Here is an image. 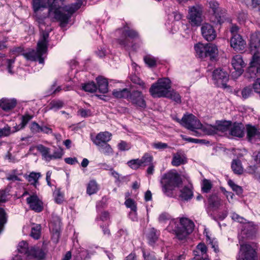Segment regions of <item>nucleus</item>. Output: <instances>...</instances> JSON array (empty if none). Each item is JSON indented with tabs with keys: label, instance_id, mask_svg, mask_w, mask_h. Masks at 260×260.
Wrapping results in <instances>:
<instances>
[{
	"label": "nucleus",
	"instance_id": "nucleus-53",
	"mask_svg": "<svg viewBox=\"0 0 260 260\" xmlns=\"http://www.w3.org/2000/svg\"><path fill=\"white\" fill-rule=\"evenodd\" d=\"M131 81L135 84H138L142 89H146L145 83L142 81L139 77L136 76H133L131 77Z\"/></svg>",
	"mask_w": 260,
	"mask_h": 260
},
{
	"label": "nucleus",
	"instance_id": "nucleus-36",
	"mask_svg": "<svg viewBox=\"0 0 260 260\" xmlns=\"http://www.w3.org/2000/svg\"><path fill=\"white\" fill-rule=\"evenodd\" d=\"M231 167L232 170L235 174L241 175L244 172V169L242 166L241 162L238 159L233 160Z\"/></svg>",
	"mask_w": 260,
	"mask_h": 260
},
{
	"label": "nucleus",
	"instance_id": "nucleus-50",
	"mask_svg": "<svg viewBox=\"0 0 260 260\" xmlns=\"http://www.w3.org/2000/svg\"><path fill=\"white\" fill-rule=\"evenodd\" d=\"M146 64L150 67H153L156 65V59L151 55H147L144 58Z\"/></svg>",
	"mask_w": 260,
	"mask_h": 260
},
{
	"label": "nucleus",
	"instance_id": "nucleus-40",
	"mask_svg": "<svg viewBox=\"0 0 260 260\" xmlns=\"http://www.w3.org/2000/svg\"><path fill=\"white\" fill-rule=\"evenodd\" d=\"M41 225L33 224L31 228L30 236L35 239H39L41 236Z\"/></svg>",
	"mask_w": 260,
	"mask_h": 260
},
{
	"label": "nucleus",
	"instance_id": "nucleus-61",
	"mask_svg": "<svg viewBox=\"0 0 260 260\" xmlns=\"http://www.w3.org/2000/svg\"><path fill=\"white\" fill-rule=\"evenodd\" d=\"M252 89L250 87H245L241 91L242 96L244 99H247L252 94Z\"/></svg>",
	"mask_w": 260,
	"mask_h": 260
},
{
	"label": "nucleus",
	"instance_id": "nucleus-17",
	"mask_svg": "<svg viewBox=\"0 0 260 260\" xmlns=\"http://www.w3.org/2000/svg\"><path fill=\"white\" fill-rule=\"evenodd\" d=\"M245 46V41L239 34L234 35L231 39V46L236 51L244 50Z\"/></svg>",
	"mask_w": 260,
	"mask_h": 260
},
{
	"label": "nucleus",
	"instance_id": "nucleus-35",
	"mask_svg": "<svg viewBox=\"0 0 260 260\" xmlns=\"http://www.w3.org/2000/svg\"><path fill=\"white\" fill-rule=\"evenodd\" d=\"M17 250L19 253L23 255V256H27L30 251L28 244L25 241H22L19 242L17 246Z\"/></svg>",
	"mask_w": 260,
	"mask_h": 260
},
{
	"label": "nucleus",
	"instance_id": "nucleus-58",
	"mask_svg": "<svg viewBox=\"0 0 260 260\" xmlns=\"http://www.w3.org/2000/svg\"><path fill=\"white\" fill-rule=\"evenodd\" d=\"M12 132L10 127L8 126H5L2 128H0V138L9 136Z\"/></svg>",
	"mask_w": 260,
	"mask_h": 260
},
{
	"label": "nucleus",
	"instance_id": "nucleus-23",
	"mask_svg": "<svg viewBox=\"0 0 260 260\" xmlns=\"http://www.w3.org/2000/svg\"><path fill=\"white\" fill-rule=\"evenodd\" d=\"M17 103V100L14 98H2L0 100V107L3 110L7 111L14 108Z\"/></svg>",
	"mask_w": 260,
	"mask_h": 260
},
{
	"label": "nucleus",
	"instance_id": "nucleus-38",
	"mask_svg": "<svg viewBox=\"0 0 260 260\" xmlns=\"http://www.w3.org/2000/svg\"><path fill=\"white\" fill-rule=\"evenodd\" d=\"M167 230L169 232H172L174 233L177 238L178 233L181 232L180 226H178L177 221L174 219H172L170 221L169 224L167 228Z\"/></svg>",
	"mask_w": 260,
	"mask_h": 260
},
{
	"label": "nucleus",
	"instance_id": "nucleus-2",
	"mask_svg": "<svg viewBox=\"0 0 260 260\" xmlns=\"http://www.w3.org/2000/svg\"><path fill=\"white\" fill-rule=\"evenodd\" d=\"M63 1L54 0L50 10V15L60 22L61 27H64L68 23L72 14L79 9L82 4L81 0H77L76 3L63 7Z\"/></svg>",
	"mask_w": 260,
	"mask_h": 260
},
{
	"label": "nucleus",
	"instance_id": "nucleus-44",
	"mask_svg": "<svg viewBox=\"0 0 260 260\" xmlns=\"http://www.w3.org/2000/svg\"><path fill=\"white\" fill-rule=\"evenodd\" d=\"M15 59H0V67L2 66H4L5 64H7V68L8 70V72L12 74L13 73L12 71V64L14 63Z\"/></svg>",
	"mask_w": 260,
	"mask_h": 260
},
{
	"label": "nucleus",
	"instance_id": "nucleus-24",
	"mask_svg": "<svg viewBox=\"0 0 260 260\" xmlns=\"http://www.w3.org/2000/svg\"><path fill=\"white\" fill-rule=\"evenodd\" d=\"M186 162V157L184 154L180 152H177V153L173 154L171 162L172 165L173 166L177 167L182 164H185Z\"/></svg>",
	"mask_w": 260,
	"mask_h": 260
},
{
	"label": "nucleus",
	"instance_id": "nucleus-1",
	"mask_svg": "<svg viewBox=\"0 0 260 260\" xmlns=\"http://www.w3.org/2000/svg\"><path fill=\"white\" fill-rule=\"evenodd\" d=\"M54 0H33V9L40 28L42 30L40 38L37 43V50L24 53L22 55L27 60H38L40 63H44L42 56L47 51L49 33L43 30L45 20L47 15L55 20L53 16L50 15V10Z\"/></svg>",
	"mask_w": 260,
	"mask_h": 260
},
{
	"label": "nucleus",
	"instance_id": "nucleus-64",
	"mask_svg": "<svg viewBox=\"0 0 260 260\" xmlns=\"http://www.w3.org/2000/svg\"><path fill=\"white\" fill-rule=\"evenodd\" d=\"M170 219V215L166 212H164L159 215L158 217V221L160 223H164L167 220H169Z\"/></svg>",
	"mask_w": 260,
	"mask_h": 260
},
{
	"label": "nucleus",
	"instance_id": "nucleus-6",
	"mask_svg": "<svg viewBox=\"0 0 260 260\" xmlns=\"http://www.w3.org/2000/svg\"><path fill=\"white\" fill-rule=\"evenodd\" d=\"M194 224L192 220L187 218L180 219V228L181 232L178 233V239H185L188 235L191 233L194 229Z\"/></svg>",
	"mask_w": 260,
	"mask_h": 260
},
{
	"label": "nucleus",
	"instance_id": "nucleus-43",
	"mask_svg": "<svg viewBox=\"0 0 260 260\" xmlns=\"http://www.w3.org/2000/svg\"><path fill=\"white\" fill-rule=\"evenodd\" d=\"M141 166H147L152 164L153 157L148 153H145L143 157L139 159Z\"/></svg>",
	"mask_w": 260,
	"mask_h": 260
},
{
	"label": "nucleus",
	"instance_id": "nucleus-39",
	"mask_svg": "<svg viewBox=\"0 0 260 260\" xmlns=\"http://www.w3.org/2000/svg\"><path fill=\"white\" fill-rule=\"evenodd\" d=\"M41 177L40 173L31 172L26 177L27 181L32 185L36 186L38 184V180Z\"/></svg>",
	"mask_w": 260,
	"mask_h": 260
},
{
	"label": "nucleus",
	"instance_id": "nucleus-46",
	"mask_svg": "<svg viewBox=\"0 0 260 260\" xmlns=\"http://www.w3.org/2000/svg\"><path fill=\"white\" fill-rule=\"evenodd\" d=\"M212 187L211 182L208 179H204L202 184V190L203 192L207 193L210 191Z\"/></svg>",
	"mask_w": 260,
	"mask_h": 260
},
{
	"label": "nucleus",
	"instance_id": "nucleus-8",
	"mask_svg": "<svg viewBox=\"0 0 260 260\" xmlns=\"http://www.w3.org/2000/svg\"><path fill=\"white\" fill-rule=\"evenodd\" d=\"M187 18L192 26L200 25L203 20L202 8L198 6L189 7Z\"/></svg>",
	"mask_w": 260,
	"mask_h": 260
},
{
	"label": "nucleus",
	"instance_id": "nucleus-49",
	"mask_svg": "<svg viewBox=\"0 0 260 260\" xmlns=\"http://www.w3.org/2000/svg\"><path fill=\"white\" fill-rule=\"evenodd\" d=\"M257 170V168L255 166H250L246 169V171L249 174H253L256 179L260 180V174Z\"/></svg>",
	"mask_w": 260,
	"mask_h": 260
},
{
	"label": "nucleus",
	"instance_id": "nucleus-13",
	"mask_svg": "<svg viewBox=\"0 0 260 260\" xmlns=\"http://www.w3.org/2000/svg\"><path fill=\"white\" fill-rule=\"evenodd\" d=\"M138 33L135 30L125 28L122 31L120 38L118 40L119 43L121 45L126 46L129 45V39H134L138 37Z\"/></svg>",
	"mask_w": 260,
	"mask_h": 260
},
{
	"label": "nucleus",
	"instance_id": "nucleus-29",
	"mask_svg": "<svg viewBox=\"0 0 260 260\" xmlns=\"http://www.w3.org/2000/svg\"><path fill=\"white\" fill-rule=\"evenodd\" d=\"M180 197L184 200L187 201L192 198L193 196V192L192 190V187L190 186H184L180 190Z\"/></svg>",
	"mask_w": 260,
	"mask_h": 260
},
{
	"label": "nucleus",
	"instance_id": "nucleus-45",
	"mask_svg": "<svg viewBox=\"0 0 260 260\" xmlns=\"http://www.w3.org/2000/svg\"><path fill=\"white\" fill-rule=\"evenodd\" d=\"M126 207L129 208L133 211L132 214L134 215V218L136 217L137 207L135 202L131 199H127L125 202Z\"/></svg>",
	"mask_w": 260,
	"mask_h": 260
},
{
	"label": "nucleus",
	"instance_id": "nucleus-28",
	"mask_svg": "<svg viewBox=\"0 0 260 260\" xmlns=\"http://www.w3.org/2000/svg\"><path fill=\"white\" fill-rule=\"evenodd\" d=\"M199 129H201L204 134L208 135H212L217 133L215 125L207 123H202V126L200 127Z\"/></svg>",
	"mask_w": 260,
	"mask_h": 260
},
{
	"label": "nucleus",
	"instance_id": "nucleus-30",
	"mask_svg": "<svg viewBox=\"0 0 260 260\" xmlns=\"http://www.w3.org/2000/svg\"><path fill=\"white\" fill-rule=\"evenodd\" d=\"M36 148L37 150L41 153L43 158L46 161H50L51 154H50V148L46 147L42 144L38 145Z\"/></svg>",
	"mask_w": 260,
	"mask_h": 260
},
{
	"label": "nucleus",
	"instance_id": "nucleus-32",
	"mask_svg": "<svg viewBox=\"0 0 260 260\" xmlns=\"http://www.w3.org/2000/svg\"><path fill=\"white\" fill-rule=\"evenodd\" d=\"M131 91L127 88L115 89L113 91V95L116 98H124L128 100Z\"/></svg>",
	"mask_w": 260,
	"mask_h": 260
},
{
	"label": "nucleus",
	"instance_id": "nucleus-52",
	"mask_svg": "<svg viewBox=\"0 0 260 260\" xmlns=\"http://www.w3.org/2000/svg\"><path fill=\"white\" fill-rule=\"evenodd\" d=\"M63 105V102L61 101H53L49 104V109L51 110H57L62 108Z\"/></svg>",
	"mask_w": 260,
	"mask_h": 260
},
{
	"label": "nucleus",
	"instance_id": "nucleus-12",
	"mask_svg": "<svg viewBox=\"0 0 260 260\" xmlns=\"http://www.w3.org/2000/svg\"><path fill=\"white\" fill-rule=\"evenodd\" d=\"M209 7L212 10L215 19L212 20L215 23H221L223 22L224 11L219 7L218 3L214 0L208 2Z\"/></svg>",
	"mask_w": 260,
	"mask_h": 260
},
{
	"label": "nucleus",
	"instance_id": "nucleus-14",
	"mask_svg": "<svg viewBox=\"0 0 260 260\" xmlns=\"http://www.w3.org/2000/svg\"><path fill=\"white\" fill-rule=\"evenodd\" d=\"M232 64L235 70V72H233V75L235 74V76H240L243 72V68L245 66L242 56L240 55H236L234 56L232 60Z\"/></svg>",
	"mask_w": 260,
	"mask_h": 260
},
{
	"label": "nucleus",
	"instance_id": "nucleus-63",
	"mask_svg": "<svg viewBox=\"0 0 260 260\" xmlns=\"http://www.w3.org/2000/svg\"><path fill=\"white\" fill-rule=\"evenodd\" d=\"M206 238L207 241L209 242V243L211 245L212 248L214 249V251L215 252H218L219 250L216 241L211 239V238L207 235H206Z\"/></svg>",
	"mask_w": 260,
	"mask_h": 260
},
{
	"label": "nucleus",
	"instance_id": "nucleus-62",
	"mask_svg": "<svg viewBox=\"0 0 260 260\" xmlns=\"http://www.w3.org/2000/svg\"><path fill=\"white\" fill-rule=\"evenodd\" d=\"M148 236L149 240L154 242L158 238V235L156 234V230L154 228L151 229L149 231Z\"/></svg>",
	"mask_w": 260,
	"mask_h": 260
},
{
	"label": "nucleus",
	"instance_id": "nucleus-19",
	"mask_svg": "<svg viewBox=\"0 0 260 260\" xmlns=\"http://www.w3.org/2000/svg\"><path fill=\"white\" fill-rule=\"evenodd\" d=\"M259 33L255 32L251 35L249 47L251 53L253 55L254 53H258L260 56V38Z\"/></svg>",
	"mask_w": 260,
	"mask_h": 260
},
{
	"label": "nucleus",
	"instance_id": "nucleus-33",
	"mask_svg": "<svg viewBox=\"0 0 260 260\" xmlns=\"http://www.w3.org/2000/svg\"><path fill=\"white\" fill-rule=\"evenodd\" d=\"M218 53L217 46L211 43L207 44L206 54L207 57H209L210 59H214Z\"/></svg>",
	"mask_w": 260,
	"mask_h": 260
},
{
	"label": "nucleus",
	"instance_id": "nucleus-4",
	"mask_svg": "<svg viewBox=\"0 0 260 260\" xmlns=\"http://www.w3.org/2000/svg\"><path fill=\"white\" fill-rule=\"evenodd\" d=\"M170 88L171 81L170 79L161 78L151 85L149 89V92L153 98L165 97L167 96V93Z\"/></svg>",
	"mask_w": 260,
	"mask_h": 260
},
{
	"label": "nucleus",
	"instance_id": "nucleus-5",
	"mask_svg": "<svg viewBox=\"0 0 260 260\" xmlns=\"http://www.w3.org/2000/svg\"><path fill=\"white\" fill-rule=\"evenodd\" d=\"M177 121L185 128L194 133L196 136H200V133L197 131L202 126L201 121L192 114H185L181 119H177Z\"/></svg>",
	"mask_w": 260,
	"mask_h": 260
},
{
	"label": "nucleus",
	"instance_id": "nucleus-48",
	"mask_svg": "<svg viewBox=\"0 0 260 260\" xmlns=\"http://www.w3.org/2000/svg\"><path fill=\"white\" fill-rule=\"evenodd\" d=\"M228 184L231 187L232 190L235 191L238 195H241L243 192L242 188L236 184L232 180H229L228 181Z\"/></svg>",
	"mask_w": 260,
	"mask_h": 260
},
{
	"label": "nucleus",
	"instance_id": "nucleus-55",
	"mask_svg": "<svg viewBox=\"0 0 260 260\" xmlns=\"http://www.w3.org/2000/svg\"><path fill=\"white\" fill-rule=\"evenodd\" d=\"M152 147L157 150H163L169 147L168 144L161 142H155L151 144Z\"/></svg>",
	"mask_w": 260,
	"mask_h": 260
},
{
	"label": "nucleus",
	"instance_id": "nucleus-56",
	"mask_svg": "<svg viewBox=\"0 0 260 260\" xmlns=\"http://www.w3.org/2000/svg\"><path fill=\"white\" fill-rule=\"evenodd\" d=\"M127 164L131 168L136 170L142 166L139 159H133L128 161Z\"/></svg>",
	"mask_w": 260,
	"mask_h": 260
},
{
	"label": "nucleus",
	"instance_id": "nucleus-7",
	"mask_svg": "<svg viewBox=\"0 0 260 260\" xmlns=\"http://www.w3.org/2000/svg\"><path fill=\"white\" fill-rule=\"evenodd\" d=\"M260 76V56L258 53H254L247 69L246 76L249 78H255Z\"/></svg>",
	"mask_w": 260,
	"mask_h": 260
},
{
	"label": "nucleus",
	"instance_id": "nucleus-10",
	"mask_svg": "<svg viewBox=\"0 0 260 260\" xmlns=\"http://www.w3.org/2000/svg\"><path fill=\"white\" fill-rule=\"evenodd\" d=\"M256 251L249 244L241 245L237 260H255Z\"/></svg>",
	"mask_w": 260,
	"mask_h": 260
},
{
	"label": "nucleus",
	"instance_id": "nucleus-41",
	"mask_svg": "<svg viewBox=\"0 0 260 260\" xmlns=\"http://www.w3.org/2000/svg\"><path fill=\"white\" fill-rule=\"evenodd\" d=\"M99 190V186L96 182L94 180L90 181L87 187V193L91 195L95 193Z\"/></svg>",
	"mask_w": 260,
	"mask_h": 260
},
{
	"label": "nucleus",
	"instance_id": "nucleus-31",
	"mask_svg": "<svg viewBox=\"0 0 260 260\" xmlns=\"http://www.w3.org/2000/svg\"><path fill=\"white\" fill-rule=\"evenodd\" d=\"M99 90L101 93H106L108 91V83L106 79L102 77L96 78Z\"/></svg>",
	"mask_w": 260,
	"mask_h": 260
},
{
	"label": "nucleus",
	"instance_id": "nucleus-11",
	"mask_svg": "<svg viewBox=\"0 0 260 260\" xmlns=\"http://www.w3.org/2000/svg\"><path fill=\"white\" fill-rule=\"evenodd\" d=\"M128 101L140 108L144 109L146 107L144 95L141 91L139 90H134L132 92H131Z\"/></svg>",
	"mask_w": 260,
	"mask_h": 260
},
{
	"label": "nucleus",
	"instance_id": "nucleus-18",
	"mask_svg": "<svg viewBox=\"0 0 260 260\" xmlns=\"http://www.w3.org/2000/svg\"><path fill=\"white\" fill-rule=\"evenodd\" d=\"M259 33L255 32L251 35L249 47L251 53L253 55L254 53H258L260 56V38Z\"/></svg>",
	"mask_w": 260,
	"mask_h": 260
},
{
	"label": "nucleus",
	"instance_id": "nucleus-47",
	"mask_svg": "<svg viewBox=\"0 0 260 260\" xmlns=\"http://www.w3.org/2000/svg\"><path fill=\"white\" fill-rule=\"evenodd\" d=\"M55 201L57 204H61L64 201L63 194L59 189H56L53 193Z\"/></svg>",
	"mask_w": 260,
	"mask_h": 260
},
{
	"label": "nucleus",
	"instance_id": "nucleus-60",
	"mask_svg": "<svg viewBox=\"0 0 260 260\" xmlns=\"http://www.w3.org/2000/svg\"><path fill=\"white\" fill-rule=\"evenodd\" d=\"M118 149L120 151L128 150L131 148L129 144L127 143L126 142L121 141L117 145Z\"/></svg>",
	"mask_w": 260,
	"mask_h": 260
},
{
	"label": "nucleus",
	"instance_id": "nucleus-27",
	"mask_svg": "<svg viewBox=\"0 0 260 260\" xmlns=\"http://www.w3.org/2000/svg\"><path fill=\"white\" fill-rule=\"evenodd\" d=\"M194 50L197 55L202 58L207 57V44L198 43L194 45Z\"/></svg>",
	"mask_w": 260,
	"mask_h": 260
},
{
	"label": "nucleus",
	"instance_id": "nucleus-22",
	"mask_svg": "<svg viewBox=\"0 0 260 260\" xmlns=\"http://www.w3.org/2000/svg\"><path fill=\"white\" fill-rule=\"evenodd\" d=\"M230 134L233 137L242 138L244 135V125L242 123H234L231 126Z\"/></svg>",
	"mask_w": 260,
	"mask_h": 260
},
{
	"label": "nucleus",
	"instance_id": "nucleus-57",
	"mask_svg": "<svg viewBox=\"0 0 260 260\" xmlns=\"http://www.w3.org/2000/svg\"><path fill=\"white\" fill-rule=\"evenodd\" d=\"M57 218V223H56L55 226L54 228L53 225L54 224L53 222H51V223L49 224L50 228H52V231L54 232V234L56 235L57 237H58L59 235V229L60 227V220L58 217Z\"/></svg>",
	"mask_w": 260,
	"mask_h": 260
},
{
	"label": "nucleus",
	"instance_id": "nucleus-21",
	"mask_svg": "<svg viewBox=\"0 0 260 260\" xmlns=\"http://www.w3.org/2000/svg\"><path fill=\"white\" fill-rule=\"evenodd\" d=\"M111 137L112 134L108 132H101L96 135L93 142L95 145L108 143L111 140Z\"/></svg>",
	"mask_w": 260,
	"mask_h": 260
},
{
	"label": "nucleus",
	"instance_id": "nucleus-16",
	"mask_svg": "<svg viewBox=\"0 0 260 260\" xmlns=\"http://www.w3.org/2000/svg\"><path fill=\"white\" fill-rule=\"evenodd\" d=\"M26 202L30 209L36 212H40L42 210L43 203L36 194H32L27 198Z\"/></svg>",
	"mask_w": 260,
	"mask_h": 260
},
{
	"label": "nucleus",
	"instance_id": "nucleus-20",
	"mask_svg": "<svg viewBox=\"0 0 260 260\" xmlns=\"http://www.w3.org/2000/svg\"><path fill=\"white\" fill-rule=\"evenodd\" d=\"M247 138L250 142H254L260 137V131L255 126L250 124L246 125Z\"/></svg>",
	"mask_w": 260,
	"mask_h": 260
},
{
	"label": "nucleus",
	"instance_id": "nucleus-59",
	"mask_svg": "<svg viewBox=\"0 0 260 260\" xmlns=\"http://www.w3.org/2000/svg\"><path fill=\"white\" fill-rule=\"evenodd\" d=\"M41 127L36 122H32L29 125L31 132L33 133H39L41 132Z\"/></svg>",
	"mask_w": 260,
	"mask_h": 260
},
{
	"label": "nucleus",
	"instance_id": "nucleus-42",
	"mask_svg": "<svg viewBox=\"0 0 260 260\" xmlns=\"http://www.w3.org/2000/svg\"><path fill=\"white\" fill-rule=\"evenodd\" d=\"M165 97L171 99L177 104H180L181 102L180 95L177 92L174 90H169L167 93V96Z\"/></svg>",
	"mask_w": 260,
	"mask_h": 260
},
{
	"label": "nucleus",
	"instance_id": "nucleus-26",
	"mask_svg": "<svg viewBox=\"0 0 260 260\" xmlns=\"http://www.w3.org/2000/svg\"><path fill=\"white\" fill-rule=\"evenodd\" d=\"M96 146L98 147V150L105 156H110L114 154V151L111 146L108 143Z\"/></svg>",
	"mask_w": 260,
	"mask_h": 260
},
{
	"label": "nucleus",
	"instance_id": "nucleus-34",
	"mask_svg": "<svg viewBox=\"0 0 260 260\" xmlns=\"http://www.w3.org/2000/svg\"><path fill=\"white\" fill-rule=\"evenodd\" d=\"M231 126V122L230 121H218L216 122V129L218 132H224L230 128Z\"/></svg>",
	"mask_w": 260,
	"mask_h": 260
},
{
	"label": "nucleus",
	"instance_id": "nucleus-3",
	"mask_svg": "<svg viewBox=\"0 0 260 260\" xmlns=\"http://www.w3.org/2000/svg\"><path fill=\"white\" fill-rule=\"evenodd\" d=\"M182 183L179 174L175 171H171L164 174L160 181L162 192L167 196L172 194V191Z\"/></svg>",
	"mask_w": 260,
	"mask_h": 260
},
{
	"label": "nucleus",
	"instance_id": "nucleus-25",
	"mask_svg": "<svg viewBox=\"0 0 260 260\" xmlns=\"http://www.w3.org/2000/svg\"><path fill=\"white\" fill-rule=\"evenodd\" d=\"M27 256L28 259L29 257L32 256L41 260L45 258V253L42 249L33 247L30 248V251Z\"/></svg>",
	"mask_w": 260,
	"mask_h": 260
},
{
	"label": "nucleus",
	"instance_id": "nucleus-51",
	"mask_svg": "<svg viewBox=\"0 0 260 260\" xmlns=\"http://www.w3.org/2000/svg\"><path fill=\"white\" fill-rule=\"evenodd\" d=\"M82 88L85 91L89 92H93L97 90L96 86L94 82H90L85 84L82 86Z\"/></svg>",
	"mask_w": 260,
	"mask_h": 260
},
{
	"label": "nucleus",
	"instance_id": "nucleus-15",
	"mask_svg": "<svg viewBox=\"0 0 260 260\" xmlns=\"http://www.w3.org/2000/svg\"><path fill=\"white\" fill-rule=\"evenodd\" d=\"M201 32L204 38L208 41H213L216 37V33L213 26L208 23L202 25Z\"/></svg>",
	"mask_w": 260,
	"mask_h": 260
},
{
	"label": "nucleus",
	"instance_id": "nucleus-54",
	"mask_svg": "<svg viewBox=\"0 0 260 260\" xmlns=\"http://www.w3.org/2000/svg\"><path fill=\"white\" fill-rule=\"evenodd\" d=\"M185 258V255H175L172 253H167L165 257V260H182Z\"/></svg>",
	"mask_w": 260,
	"mask_h": 260
},
{
	"label": "nucleus",
	"instance_id": "nucleus-9",
	"mask_svg": "<svg viewBox=\"0 0 260 260\" xmlns=\"http://www.w3.org/2000/svg\"><path fill=\"white\" fill-rule=\"evenodd\" d=\"M214 84L218 87L225 88L227 87L226 83L229 80L227 72L220 68L215 70L212 74Z\"/></svg>",
	"mask_w": 260,
	"mask_h": 260
},
{
	"label": "nucleus",
	"instance_id": "nucleus-37",
	"mask_svg": "<svg viewBox=\"0 0 260 260\" xmlns=\"http://www.w3.org/2000/svg\"><path fill=\"white\" fill-rule=\"evenodd\" d=\"M32 116L28 114H25L24 115L22 116L20 124L14 127L15 129L12 133H14L23 129L26 126L27 123L32 119Z\"/></svg>",
	"mask_w": 260,
	"mask_h": 260
}]
</instances>
